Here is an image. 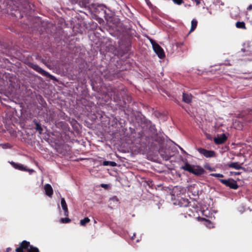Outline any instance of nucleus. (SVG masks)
<instances>
[{
    "label": "nucleus",
    "instance_id": "obj_1",
    "mask_svg": "<svg viewBox=\"0 0 252 252\" xmlns=\"http://www.w3.org/2000/svg\"><path fill=\"white\" fill-rule=\"evenodd\" d=\"M181 169L192 173L196 176H200L206 173L204 169L201 166L190 164L188 162H186L184 165L182 166Z\"/></svg>",
    "mask_w": 252,
    "mask_h": 252
},
{
    "label": "nucleus",
    "instance_id": "obj_2",
    "mask_svg": "<svg viewBox=\"0 0 252 252\" xmlns=\"http://www.w3.org/2000/svg\"><path fill=\"white\" fill-rule=\"evenodd\" d=\"M28 65L30 67L32 68V69L36 71V72L41 74V75L49 77L52 80H56V78L54 76L50 74L49 72L42 69L37 64H34L33 63H28Z\"/></svg>",
    "mask_w": 252,
    "mask_h": 252
},
{
    "label": "nucleus",
    "instance_id": "obj_3",
    "mask_svg": "<svg viewBox=\"0 0 252 252\" xmlns=\"http://www.w3.org/2000/svg\"><path fill=\"white\" fill-rule=\"evenodd\" d=\"M150 41L152 45L154 52L156 53L158 58L161 59H163L165 57V55L163 49L153 39H150Z\"/></svg>",
    "mask_w": 252,
    "mask_h": 252
},
{
    "label": "nucleus",
    "instance_id": "obj_4",
    "mask_svg": "<svg viewBox=\"0 0 252 252\" xmlns=\"http://www.w3.org/2000/svg\"><path fill=\"white\" fill-rule=\"evenodd\" d=\"M219 181L226 187H229L231 189H237L239 187L237 182L232 178H229L228 180L219 179Z\"/></svg>",
    "mask_w": 252,
    "mask_h": 252
},
{
    "label": "nucleus",
    "instance_id": "obj_5",
    "mask_svg": "<svg viewBox=\"0 0 252 252\" xmlns=\"http://www.w3.org/2000/svg\"><path fill=\"white\" fill-rule=\"evenodd\" d=\"M198 152L207 158H213L216 157V153L212 150H207L202 148H199Z\"/></svg>",
    "mask_w": 252,
    "mask_h": 252
},
{
    "label": "nucleus",
    "instance_id": "obj_6",
    "mask_svg": "<svg viewBox=\"0 0 252 252\" xmlns=\"http://www.w3.org/2000/svg\"><path fill=\"white\" fill-rule=\"evenodd\" d=\"M32 245H30V243L26 240L23 241L20 244L19 247L16 249V252H25L24 251L27 250L28 252V250L31 247Z\"/></svg>",
    "mask_w": 252,
    "mask_h": 252
},
{
    "label": "nucleus",
    "instance_id": "obj_7",
    "mask_svg": "<svg viewBox=\"0 0 252 252\" xmlns=\"http://www.w3.org/2000/svg\"><path fill=\"white\" fill-rule=\"evenodd\" d=\"M10 163L16 169L24 171H32V170L28 169L22 164L16 163L14 161H11Z\"/></svg>",
    "mask_w": 252,
    "mask_h": 252
},
{
    "label": "nucleus",
    "instance_id": "obj_8",
    "mask_svg": "<svg viewBox=\"0 0 252 252\" xmlns=\"http://www.w3.org/2000/svg\"><path fill=\"white\" fill-rule=\"evenodd\" d=\"M227 137L225 134L223 133L218 137L214 138V142L216 144H223L227 140Z\"/></svg>",
    "mask_w": 252,
    "mask_h": 252
},
{
    "label": "nucleus",
    "instance_id": "obj_9",
    "mask_svg": "<svg viewBox=\"0 0 252 252\" xmlns=\"http://www.w3.org/2000/svg\"><path fill=\"white\" fill-rule=\"evenodd\" d=\"M192 99V96L190 94L186 93H183L182 100L186 103H189L191 102Z\"/></svg>",
    "mask_w": 252,
    "mask_h": 252
},
{
    "label": "nucleus",
    "instance_id": "obj_10",
    "mask_svg": "<svg viewBox=\"0 0 252 252\" xmlns=\"http://www.w3.org/2000/svg\"><path fill=\"white\" fill-rule=\"evenodd\" d=\"M44 190L46 195L51 197L53 194V190L51 186L47 184L44 186Z\"/></svg>",
    "mask_w": 252,
    "mask_h": 252
},
{
    "label": "nucleus",
    "instance_id": "obj_11",
    "mask_svg": "<svg viewBox=\"0 0 252 252\" xmlns=\"http://www.w3.org/2000/svg\"><path fill=\"white\" fill-rule=\"evenodd\" d=\"M61 204L62 207L64 211V215L65 216H68V209H67V204L66 203L65 200L64 198H61Z\"/></svg>",
    "mask_w": 252,
    "mask_h": 252
},
{
    "label": "nucleus",
    "instance_id": "obj_12",
    "mask_svg": "<svg viewBox=\"0 0 252 252\" xmlns=\"http://www.w3.org/2000/svg\"><path fill=\"white\" fill-rule=\"evenodd\" d=\"M33 122L34 123L35 125V129H36V130L40 134H42L43 128L41 126V124L37 122L36 120H34Z\"/></svg>",
    "mask_w": 252,
    "mask_h": 252
},
{
    "label": "nucleus",
    "instance_id": "obj_13",
    "mask_svg": "<svg viewBox=\"0 0 252 252\" xmlns=\"http://www.w3.org/2000/svg\"><path fill=\"white\" fill-rule=\"evenodd\" d=\"M229 167L239 170L242 168V166L238 162H231L228 165Z\"/></svg>",
    "mask_w": 252,
    "mask_h": 252
},
{
    "label": "nucleus",
    "instance_id": "obj_14",
    "mask_svg": "<svg viewBox=\"0 0 252 252\" xmlns=\"http://www.w3.org/2000/svg\"><path fill=\"white\" fill-rule=\"evenodd\" d=\"M197 25V21L193 19L192 20L191 22V28L189 32H191L195 30Z\"/></svg>",
    "mask_w": 252,
    "mask_h": 252
},
{
    "label": "nucleus",
    "instance_id": "obj_15",
    "mask_svg": "<svg viewBox=\"0 0 252 252\" xmlns=\"http://www.w3.org/2000/svg\"><path fill=\"white\" fill-rule=\"evenodd\" d=\"M102 165L104 166H111L112 167H114L117 165V163L114 161H104L102 163Z\"/></svg>",
    "mask_w": 252,
    "mask_h": 252
},
{
    "label": "nucleus",
    "instance_id": "obj_16",
    "mask_svg": "<svg viewBox=\"0 0 252 252\" xmlns=\"http://www.w3.org/2000/svg\"><path fill=\"white\" fill-rule=\"evenodd\" d=\"M236 27L239 29H246L245 23L244 22H237L236 23Z\"/></svg>",
    "mask_w": 252,
    "mask_h": 252
},
{
    "label": "nucleus",
    "instance_id": "obj_17",
    "mask_svg": "<svg viewBox=\"0 0 252 252\" xmlns=\"http://www.w3.org/2000/svg\"><path fill=\"white\" fill-rule=\"evenodd\" d=\"M90 221V220L88 217L85 218L80 220V223L82 226H85L86 224Z\"/></svg>",
    "mask_w": 252,
    "mask_h": 252
},
{
    "label": "nucleus",
    "instance_id": "obj_18",
    "mask_svg": "<svg viewBox=\"0 0 252 252\" xmlns=\"http://www.w3.org/2000/svg\"><path fill=\"white\" fill-rule=\"evenodd\" d=\"M205 169L209 170L210 171H215L216 169L212 167L209 163H206L204 165Z\"/></svg>",
    "mask_w": 252,
    "mask_h": 252
},
{
    "label": "nucleus",
    "instance_id": "obj_19",
    "mask_svg": "<svg viewBox=\"0 0 252 252\" xmlns=\"http://www.w3.org/2000/svg\"><path fill=\"white\" fill-rule=\"evenodd\" d=\"M137 138L140 139L141 140H142V139L144 137V132L142 130H140V131H137Z\"/></svg>",
    "mask_w": 252,
    "mask_h": 252
},
{
    "label": "nucleus",
    "instance_id": "obj_20",
    "mask_svg": "<svg viewBox=\"0 0 252 252\" xmlns=\"http://www.w3.org/2000/svg\"><path fill=\"white\" fill-rule=\"evenodd\" d=\"M28 252H40L39 249L35 247L31 246L30 248L28 250Z\"/></svg>",
    "mask_w": 252,
    "mask_h": 252
},
{
    "label": "nucleus",
    "instance_id": "obj_21",
    "mask_svg": "<svg viewBox=\"0 0 252 252\" xmlns=\"http://www.w3.org/2000/svg\"><path fill=\"white\" fill-rule=\"evenodd\" d=\"M71 221V220L68 218H62L61 219L60 222L63 223H67Z\"/></svg>",
    "mask_w": 252,
    "mask_h": 252
},
{
    "label": "nucleus",
    "instance_id": "obj_22",
    "mask_svg": "<svg viewBox=\"0 0 252 252\" xmlns=\"http://www.w3.org/2000/svg\"><path fill=\"white\" fill-rule=\"evenodd\" d=\"M211 176L217 177V178H222L224 177L223 175L220 173H211L210 174Z\"/></svg>",
    "mask_w": 252,
    "mask_h": 252
},
{
    "label": "nucleus",
    "instance_id": "obj_23",
    "mask_svg": "<svg viewBox=\"0 0 252 252\" xmlns=\"http://www.w3.org/2000/svg\"><path fill=\"white\" fill-rule=\"evenodd\" d=\"M183 201L184 202L183 204V206L184 207H188L190 206V202L189 201L188 199H183Z\"/></svg>",
    "mask_w": 252,
    "mask_h": 252
},
{
    "label": "nucleus",
    "instance_id": "obj_24",
    "mask_svg": "<svg viewBox=\"0 0 252 252\" xmlns=\"http://www.w3.org/2000/svg\"><path fill=\"white\" fill-rule=\"evenodd\" d=\"M150 129L153 133L157 132V129L155 125H151L150 127Z\"/></svg>",
    "mask_w": 252,
    "mask_h": 252
},
{
    "label": "nucleus",
    "instance_id": "obj_25",
    "mask_svg": "<svg viewBox=\"0 0 252 252\" xmlns=\"http://www.w3.org/2000/svg\"><path fill=\"white\" fill-rule=\"evenodd\" d=\"M173 1L178 5H181L183 2V0H173Z\"/></svg>",
    "mask_w": 252,
    "mask_h": 252
},
{
    "label": "nucleus",
    "instance_id": "obj_26",
    "mask_svg": "<svg viewBox=\"0 0 252 252\" xmlns=\"http://www.w3.org/2000/svg\"><path fill=\"white\" fill-rule=\"evenodd\" d=\"M147 4L149 6H152V4L151 3V2H150V0H145Z\"/></svg>",
    "mask_w": 252,
    "mask_h": 252
},
{
    "label": "nucleus",
    "instance_id": "obj_27",
    "mask_svg": "<svg viewBox=\"0 0 252 252\" xmlns=\"http://www.w3.org/2000/svg\"><path fill=\"white\" fill-rule=\"evenodd\" d=\"M100 186L104 188H107L108 187V185L102 184Z\"/></svg>",
    "mask_w": 252,
    "mask_h": 252
},
{
    "label": "nucleus",
    "instance_id": "obj_28",
    "mask_svg": "<svg viewBox=\"0 0 252 252\" xmlns=\"http://www.w3.org/2000/svg\"><path fill=\"white\" fill-rule=\"evenodd\" d=\"M247 10L251 11L252 10V4H250L248 7Z\"/></svg>",
    "mask_w": 252,
    "mask_h": 252
},
{
    "label": "nucleus",
    "instance_id": "obj_29",
    "mask_svg": "<svg viewBox=\"0 0 252 252\" xmlns=\"http://www.w3.org/2000/svg\"><path fill=\"white\" fill-rule=\"evenodd\" d=\"M128 98H127V101H131V100H132V98H131V96H127Z\"/></svg>",
    "mask_w": 252,
    "mask_h": 252
},
{
    "label": "nucleus",
    "instance_id": "obj_30",
    "mask_svg": "<svg viewBox=\"0 0 252 252\" xmlns=\"http://www.w3.org/2000/svg\"><path fill=\"white\" fill-rule=\"evenodd\" d=\"M240 169L243 170L244 171H245V172L247 171V170L245 168H244V167H242V168H240Z\"/></svg>",
    "mask_w": 252,
    "mask_h": 252
},
{
    "label": "nucleus",
    "instance_id": "obj_31",
    "mask_svg": "<svg viewBox=\"0 0 252 252\" xmlns=\"http://www.w3.org/2000/svg\"><path fill=\"white\" fill-rule=\"evenodd\" d=\"M195 2L197 4H198L200 3V0H195Z\"/></svg>",
    "mask_w": 252,
    "mask_h": 252
},
{
    "label": "nucleus",
    "instance_id": "obj_32",
    "mask_svg": "<svg viewBox=\"0 0 252 252\" xmlns=\"http://www.w3.org/2000/svg\"><path fill=\"white\" fill-rule=\"evenodd\" d=\"M240 174H241V173L239 172H235V173H234V174L235 175H240Z\"/></svg>",
    "mask_w": 252,
    "mask_h": 252
},
{
    "label": "nucleus",
    "instance_id": "obj_33",
    "mask_svg": "<svg viewBox=\"0 0 252 252\" xmlns=\"http://www.w3.org/2000/svg\"><path fill=\"white\" fill-rule=\"evenodd\" d=\"M169 159V157H168V156H167V157H166V158H165V159L166 160H168Z\"/></svg>",
    "mask_w": 252,
    "mask_h": 252
},
{
    "label": "nucleus",
    "instance_id": "obj_34",
    "mask_svg": "<svg viewBox=\"0 0 252 252\" xmlns=\"http://www.w3.org/2000/svg\"><path fill=\"white\" fill-rule=\"evenodd\" d=\"M181 150H182V151H183V153H186V152L182 148H181Z\"/></svg>",
    "mask_w": 252,
    "mask_h": 252
},
{
    "label": "nucleus",
    "instance_id": "obj_35",
    "mask_svg": "<svg viewBox=\"0 0 252 252\" xmlns=\"http://www.w3.org/2000/svg\"><path fill=\"white\" fill-rule=\"evenodd\" d=\"M181 150H182V151H183V153H186V152L182 148H181Z\"/></svg>",
    "mask_w": 252,
    "mask_h": 252
},
{
    "label": "nucleus",
    "instance_id": "obj_36",
    "mask_svg": "<svg viewBox=\"0 0 252 252\" xmlns=\"http://www.w3.org/2000/svg\"><path fill=\"white\" fill-rule=\"evenodd\" d=\"M181 150H182V151H183V153H186V152L182 148H181Z\"/></svg>",
    "mask_w": 252,
    "mask_h": 252
},
{
    "label": "nucleus",
    "instance_id": "obj_37",
    "mask_svg": "<svg viewBox=\"0 0 252 252\" xmlns=\"http://www.w3.org/2000/svg\"><path fill=\"white\" fill-rule=\"evenodd\" d=\"M116 198H117L116 197H114L112 199H116Z\"/></svg>",
    "mask_w": 252,
    "mask_h": 252
},
{
    "label": "nucleus",
    "instance_id": "obj_38",
    "mask_svg": "<svg viewBox=\"0 0 252 252\" xmlns=\"http://www.w3.org/2000/svg\"><path fill=\"white\" fill-rule=\"evenodd\" d=\"M251 171L252 172V169L251 170Z\"/></svg>",
    "mask_w": 252,
    "mask_h": 252
}]
</instances>
